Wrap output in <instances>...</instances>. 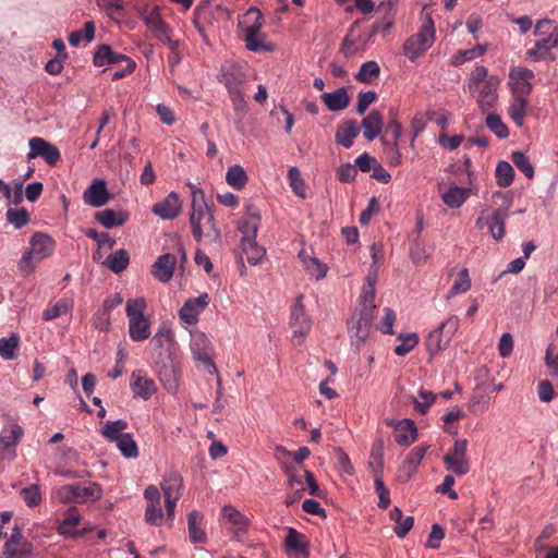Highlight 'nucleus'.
<instances>
[{"label": "nucleus", "instance_id": "f257e3e1", "mask_svg": "<svg viewBox=\"0 0 558 558\" xmlns=\"http://www.w3.org/2000/svg\"><path fill=\"white\" fill-rule=\"evenodd\" d=\"M187 185L191 189L190 223L194 239L217 242L220 239V232L216 227L214 211L206 201L204 191L193 183Z\"/></svg>", "mask_w": 558, "mask_h": 558}, {"label": "nucleus", "instance_id": "f03ea898", "mask_svg": "<svg viewBox=\"0 0 558 558\" xmlns=\"http://www.w3.org/2000/svg\"><path fill=\"white\" fill-rule=\"evenodd\" d=\"M147 307L146 299L143 296L129 299L125 303V314L129 319V335L135 342H142L150 337V320L145 316Z\"/></svg>", "mask_w": 558, "mask_h": 558}, {"label": "nucleus", "instance_id": "7ed1b4c3", "mask_svg": "<svg viewBox=\"0 0 558 558\" xmlns=\"http://www.w3.org/2000/svg\"><path fill=\"white\" fill-rule=\"evenodd\" d=\"M159 485L167 510L168 526L172 527L175 520L177 505L184 492L183 477L180 473L170 471L162 476Z\"/></svg>", "mask_w": 558, "mask_h": 558}, {"label": "nucleus", "instance_id": "20e7f679", "mask_svg": "<svg viewBox=\"0 0 558 558\" xmlns=\"http://www.w3.org/2000/svg\"><path fill=\"white\" fill-rule=\"evenodd\" d=\"M435 27L433 19L427 15L420 31L405 39L403 44V53L410 61H415L435 43Z\"/></svg>", "mask_w": 558, "mask_h": 558}, {"label": "nucleus", "instance_id": "39448f33", "mask_svg": "<svg viewBox=\"0 0 558 558\" xmlns=\"http://www.w3.org/2000/svg\"><path fill=\"white\" fill-rule=\"evenodd\" d=\"M460 326L457 315L448 316L438 327L432 330L426 338V349L435 355L448 348Z\"/></svg>", "mask_w": 558, "mask_h": 558}, {"label": "nucleus", "instance_id": "423d86ee", "mask_svg": "<svg viewBox=\"0 0 558 558\" xmlns=\"http://www.w3.org/2000/svg\"><path fill=\"white\" fill-rule=\"evenodd\" d=\"M150 354L156 363H165L171 361L174 353L175 341L171 325L161 323L150 342Z\"/></svg>", "mask_w": 558, "mask_h": 558}, {"label": "nucleus", "instance_id": "0eeeda50", "mask_svg": "<svg viewBox=\"0 0 558 558\" xmlns=\"http://www.w3.org/2000/svg\"><path fill=\"white\" fill-rule=\"evenodd\" d=\"M190 349L193 360L208 374L218 375L217 366L211 359L213 345L208 337L199 330L191 332Z\"/></svg>", "mask_w": 558, "mask_h": 558}, {"label": "nucleus", "instance_id": "6e6552de", "mask_svg": "<svg viewBox=\"0 0 558 558\" xmlns=\"http://www.w3.org/2000/svg\"><path fill=\"white\" fill-rule=\"evenodd\" d=\"M219 82L222 83L230 95L233 105L236 108L244 104L242 85L245 82V75L241 68L234 63H227L221 68Z\"/></svg>", "mask_w": 558, "mask_h": 558}, {"label": "nucleus", "instance_id": "1a4fd4ad", "mask_svg": "<svg viewBox=\"0 0 558 558\" xmlns=\"http://www.w3.org/2000/svg\"><path fill=\"white\" fill-rule=\"evenodd\" d=\"M23 437V428L13 420H8L0 430V460L13 461L16 447Z\"/></svg>", "mask_w": 558, "mask_h": 558}, {"label": "nucleus", "instance_id": "9d476101", "mask_svg": "<svg viewBox=\"0 0 558 558\" xmlns=\"http://www.w3.org/2000/svg\"><path fill=\"white\" fill-rule=\"evenodd\" d=\"M144 498L146 507L144 512V520L147 524L156 527L162 526L167 521V511L163 512L160 498L161 494L157 486L149 485L144 490Z\"/></svg>", "mask_w": 558, "mask_h": 558}, {"label": "nucleus", "instance_id": "9b49d317", "mask_svg": "<svg viewBox=\"0 0 558 558\" xmlns=\"http://www.w3.org/2000/svg\"><path fill=\"white\" fill-rule=\"evenodd\" d=\"M374 314L371 312H360L352 316L348 330L351 345L360 351L369 337Z\"/></svg>", "mask_w": 558, "mask_h": 558}, {"label": "nucleus", "instance_id": "f8f14e48", "mask_svg": "<svg viewBox=\"0 0 558 558\" xmlns=\"http://www.w3.org/2000/svg\"><path fill=\"white\" fill-rule=\"evenodd\" d=\"M466 451L468 440L457 439L444 457L446 470L458 476L465 475L470 471Z\"/></svg>", "mask_w": 558, "mask_h": 558}, {"label": "nucleus", "instance_id": "ddd939ff", "mask_svg": "<svg viewBox=\"0 0 558 558\" xmlns=\"http://www.w3.org/2000/svg\"><path fill=\"white\" fill-rule=\"evenodd\" d=\"M143 21L153 35L162 44L169 46L172 51L179 48V41L171 38L169 27L162 20L158 7H154L151 10L145 12L143 14Z\"/></svg>", "mask_w": 558, "mask_h": 558}, {"label": "nucleus", "instance_id": "4468645a", "mask_svg": "<svg viewBox=\"0 0 558 558\" xmlns=\"http://www.w3.org/2000/svg\"><path fill=\"white\" fill-rule=\"evenodd\" d=\"M499 86V77L496 75H490L489 80L482 85L469 89L471 95L476 99L478 108L482 112H486L497 105Z\"/></svg>", "mask_w": 558, "mask_h": 558}, {"label": "nucleus", "instance_id": "2eb2a0df", "mask_svg": "<svg viewBox=\"0 0 558 558\" xmlns=\"http://www.w3.org/2000/svg\"><path fill=\"white\" fill-rule=\"evenodd\" d=\"M194 14L193 23L205 41H207V36L204 26H210L215 22L229 17V12L223 7L219 4L211 5L209 3L198 5Z\"/></svg>", "mask_w": 558, "mask_h": 558}, {"label": "nucleus", "instance_id": "dca6fc26", "mask_svg": "<svg viewBox=\"0 0 558 558\" xmlns=\"http://www.w3.org/2000/svg\"><path fill=\"white\" fill-rule=\"evenodd\" d=\"M535 74L532 70L523 66H511L509 70L508 86L511 95L529 97L533 89Z\"/></svg>", "mask_w": 558, "mask_h": 558}, {"label": "nucleus", "instance_id": "f3484780", "mask_svg": "<svg viewBox=\"0 0 558 558\" xmlns=\"http://www.w3.org/2000/svg\"><path fill=\"white\" fill-rule=\"evenodd\" d=\"M291 326L293 329V339L300 344L311 330L312 320L305 313L303 295H299L291 312Z\"/></svg>", "mask_w": 558, "mask_h": 558}, {"label": "nucleus", "instance_id": "a211bd4d", "mask_svg": "<svg viewBox=\"0 0 558 558\" xmlns=\"http://www.w3.org/2000/svg\"><path fill=\"white\" fill-rule=\"evenodd\" d=\"M221 520L228 525L233 537L240 539L246 534L251 520L232 505H225L221 508Z\"/></svg>", "mask_w": 558, "mask_h": 558}, {"label": "nucleus", "instance_id": "6ab92c4d", "mask_svg": "<svg viewBox=\"0 0 558 558\" xmlns=\"http://www.w3.org/2000/svg\"><path fill=\"white\" fill-rule=\"evenodd\" d=\"M509 205L495 209L485 220L483 214L476 219L475 227L483 229L487 226L492 238L499 241L504 238L506 231V220L508 218Z\"/></svg>", "mask_w": 558, "mask_h": 558}, {"label": "nucleus", "instance_id": "aec40b11", "mask_svg": "<svg viewBox=\"0 0 558 558\" xmlns=\"http://www.w3.org/2000/svg\"><path fill=\"white\" fill-rule=\"evenodd\" d=\"M28 146V160L41 157L49 166H56L61 158L59 148L41 137H32Z\"/></svg>", "mask_w": 558, "mask_h": 558}, {"label": "nucleus", "instance_id": "412c9836", "mask_svg": "<svg viewBox=\"0 0 558 558\" xmlns=\"http://www.w3.org/2000/svg\"><path fill=\"white\" fill-rule=\"evenodd\" d=\"M428 448L429 446H416L409 452L397 472V478L400 483H407L413 477Z\"/></svg>", "mask_w": 558, "mask_h": 558}, {"label": "nucleus", "instance_id": "4be33fe9", "mask_svg": "<svg viewBox=\"0 0 558 558\" xmlns=\"http://www.w3.org/2000/svg\"><path fill=\"white\" fill-rule=\"evenodd\" d=\"M111 195L104 179H94L89 186L83 192V202L92 207H101L109 203Z\"/></svg>", "mask_w": 558, "mask_h": 558}, {"label": "nucleus", "instance_id": "5701e85b", "mask_svg": "<svg viewBox=\"0 0 558 558\" xmlns=\"http://www.w3.org/2000/svg\"><path fill=\"white\" fill-rule=\"evenodd\" d=\"M182 211L181 199L175 192H170L162 201L151 207V213L163 220H172Z\"/></svg>", "mask_w": 558, "mask_h": 558}, {"label": "nucleus", "instance_id": "b1692460", "mask_svg": "<svg viewBox=\"0 0 558 558\" xmlns=\"http://www.w3.org/2000/svg\"><path fill=\"white\" fill-rule=\"evenodd\" d=\"M209 298L204 293L195 299H189L179 311L181 322L187 325H194L198 322L201 313L207 307Z\"/></svg>", "mask_w": 558, "mask_h": 558}, {"label": "nucleus", "instance_id": "393cba45", "mask_svg": "<svg viewBox=\"0 0 558 558\" xmlns=\"http://www.w3.org/2000/svg\"><path fill=\"white\" fill-rule=\"evenodd\" d=\"M131 389L134 397L148 400L157 391V386L144 371L136 369L131 375Z\"/></svg>", "mask_w": 558, "mask_h": 558}, {"label": "nucleus", "instance_id": "a878e982", "mask_svg": "<svg viewBox=\"0 0 558 558\" xmlns=\"http://www.w3.org/2000/svg\"><path fill=\"white\" fill-rule=\"evenodd\" d=\"M264 23L265 21L262 12L257 8L251 7L238 19L239 37L248 33L250 35H253L254 32L260 31L263 28Z\"/></svg>", "mask_w": 558, "mask_h": 558}, {"label": "nucleus", "instance_id": "bb28decb", "mask_svg": "<svg viewBox=\"0 0 558 558\" xmlns=\"http://www.w3.org/2000/svg\"><path fill=\"white\" fill-rule=\"evenodd\" d=\"M378 278V270L376 267L371 266L369 271L365 279V284L362 289V293L360 295V312H371L374 314L375 312V287Z\"/></svg>", "mask_w": 558, "mask_h": 558}, {"label": "nucleus", "instance_id": "cd10ccee", "mask_svg": "<svg viewBox=\"0 0 558 558\" xmlns=\"http://www.w3.org/2000/svg\"><path fill=\"white\" fill-rule=\"evenodd\" d=\"M32 551V544L23 539L19 527L15 526L4 545V555L7 558H23L29 556Z\"/></svg>", "mask_w": 558, "mask_h": 558}, {"label": "nucleus", "instance_id": "c85d7f7f", "mask_svg": "<svg viewBox=\"0 0 558 558\" xmlns=\"http://www.w3.org/2000/svg\"><path fill=\"white\" fill-rule=\"evenodd\" d=\"M262 216L257 207L252 204L245 206L244 215L239 222L238 229L242 233V238H256L260 227Z\"/></svg>", "mask_w": 558, "mask_h": 558}, {"label": "nucleus", "instance_id": "c756f323", "mask_svg": "<svg viewBox=\"0 0 558 558\" xmlns=\"http://www.w3.org/2000/svg\"><path fill=\"white\" fill-rule=\"evenodd\" d=\"M177 257L166 253L160 255L151 266V275L159 282H169L174 274Z\"/></svg>", "mask_w": 558, "mask_h": 558}, {"label": "nucleus", "instance_id": "7c9ffc66", "mask_svg": "<svg viewBox=\"0 0 558 558\" xmlns=\"http://www.w3.org/2000/svg\"><path fill=\"white\" fill-rule=\"evenodd\" d=\"M31 248L28 252L35 257L36 262L43 260L49 257L54 250L53 239L43 232H36L29 241Z\"/></svg>", "mask_w": 558, "mask_h": 558}, {"label": "nucleus", "instance_id": "2f4dec72", "mask_svg": "<svg viewBox=\"0 0 558 558\" xmlns=\"http://www.w3.org/2000/svg\"><path fill=\"white\" fill-rule=\"evenodd\" d=\"M396 441L400 446L409 447L418 437L415 423L410 418H403L395 424Z\"/></svg>", "mask_w": 558, "mask_h": 558}, {"label": "nucleus", "instance_id": "473e14b6", "mask_svg": "<svg viewBox=\"0 0 558 558\" xmlns=\"http://www.w3.org/2000/svg\"><path fill=\"white\" fill-rule=\"evenodd\" d=\"M360 129L354 120L342 121L335 134L336 143L344 148L352 147L354 140L360 134Z\"/></svg>", "mask_w": 558, "mask_h": 558}, {"label": "nucleus", "instance_id": "72a5a7b5", "mask_svg": "<svg viewBox=\"0 0 558 558\" xmlns=\"http://www.w3.org/2000/svg\"><path fill=\"white\" fill-rule=\"evenodd\" d=\"M95 219L106 229L121 227L129 220V214L123 210L107 208L95 214Z\"/></svg>", "mask_w": 558, "mask_h": 558}, {"label": "nucleus", "instance_id": "f704fd0d", "mask_svg": "<svg viewBox=\"0 0 558 558\" xmlns=\"http://www.w3.org/2000/svg\"><path fill=\"white\" fill-rule=\"evenodd\" d=\"M363 135L367 141H374L383 131L384 121L379 111H371L361 122Z\"/></svg>", "mask_w": 558, "mask_h": 558}, {"label": "nucleus", "instance_id": "c9c22d12", "mask_svg": "<svg viewBox=\"0 0 558 558\" xmlns=\"http://www.w3.org/2000/svg\"><path fill=\"white\" fill-rule=\"evenodd\" d=\"M203 515L201 512L193 510L187 514L189 538L193 544H204L207 542V535L202 527Z\"/></svg>", "mask_w": 558, "mask_h": 558}, {"label": "nucleus", "instance_id": "e433bc0d", "mask_svg": "<svg viewBox=\"0 0 558 558\" xmlns=\"http://www.w3.org/2000/svg\"><path fill=\"white\" fill-rule=\"evenodd\" d=\"M322 100L330 111H342L350 104L348 90L340 87L333 92L324 93Z\"/></svg>", "mask_w": 558, "mask_h": 558}, {"label": "nucleus", "instance_id": "4c0bfd02", "mask_svg": "<svg viewBox=\"0 0 558 558\" xmlns=\"http://www.w3.org/2000/svg\"><path fill=\"white\" fill-rule=\"evenodd\" d=\"M241 248L250 265H258L266 255V250L258 245L256 238H241Z\"/></svg>", "mask_w": 558, "mask_h": 558}, {"label": "nucleus", "instance_id": "58836bf2", "mask_svg": "<svg viewBox=\"0 0 558 558\" xmlns=\"http://www.w3.org/2000/svg\"><path fill=\"white\" fill-rule=\"evenodd\" d=\"M128 59L129 57L114 52L110 46L102 45L96 50L94 54V64L96 66L107 69L111 64H116Z\"/></svg>", "mask_w": 558, "mask_h": 558}, {"label": "nucleus", "instance_id": "ea45409f", "mask_svg": "<svg viewBox=\"0 0 558 558\" xmlns=\"http://www.w3.org/2000/svg\"><path fill=\"white\" fill-rule=\"evenodd\" d=\"M247 50L252 52H272L275 47L271 43L267 41L266 35L260 31L254 32L253 35L246 34L240 37Z\"/></svg>", "mask_w": 558, "mask_h": 558}, {"label": "nucleus", "instance_id": "a19ab883", "mask_svg": "<svg viewBox=\"0 0 558 558\" xmlns=\"http://www.w3.org/2000/svg\"><path fill=\"white\" fill-rule=\"evenodd\" d=\"M529 107V97L511 95L508 116L518 125L522 126Z\"/></svg>", "mask_w": 558, "mask_h": 558}, {"label": "nucleus", "instance_id": "79ce46f5", "mask_svg": "<svg viewBox=\"0 0 558 558\" xmlns=\"http://www.w3.org/2000/svg\"><path fill=\"white\" fill-rule=\"evenodd\" d=\"M558 47V31L549 34L546 38L537 40L533 49L526 51V57L539 61L544 59V51Z\"/></svg>", "mask_w": 558, "mask_h": 558}, {"label": "nucleus", "instance_id": "37998d69", "mask_svg": "<svg viewBox=\"0 0 558 558\" xmlns=\"http://www.w3.org/2000/svg\"><path fill=\"white\" fill-rule=\"evenodd\" d=\"M305 271L316 280H320L327 275V266L320 263L316 257L307 255L305 252L299 254Z\"/></svg>", "mask_w": 558, "mask_h": 558}, {"label": "nucleus", "instance_id": "c03bdc74", "mask_svg": "<svg viewBox=\"0 0 558 558\" xmlns=\"http://www.w3.org/2000/svg\"><path fill=\"white\" fill-rule=\"evenodd\" d=\"M469 195V189L454 185L441 194V199L448 207L459 208L466 202Z\"/></svg>", "mask_w": 558, "mask_h": 558}, {"label": "nucleus", "instance_id": "a18cd8bd", "mask_svg": "<svg viewBox=\"0 0 558 558\" xmlns=\"http://www.w3.org/2000/svg\"><path fill=\"white\" fill-rule=\"evenodd\" d=\"M226 182L234 190L241 191L246 186L248 182V175L242 166L232 165L226 172Z\"/></svg>", "mask_w": 558, "mask_h": 558}, {"label": "nucleus", "instance_id": "49530a36", "mask_svg": "<svg viewBox=\"0 0 558 558\" xmlns=\"http://www.w3.org/2000/svg\"><path fill=\"white\" fill-rule=\"evenodd\" d=\"M389 517L396 523L393 530L398 537L403 538L413 527L414 519L409 515L403 519L402 511L398 507L390 510Z\"/></svg>", "mask_w": 558, "mask_h": 558}, {"label": "nucleus", "instance_id": "de8ad7c7", "mask_svg": "<svg viewBox=\"0 0 558 558\" xmlns=\"http://www.w3.org/2000/svg\"><path fill=\"white\" fill-rule=\"evenodd\" d=\"M76 502L94 501L101 497L102 489L97 483L74 484Z\"/></svg>", "mask_w": 558, "mask_h": 558}, {"label": "nucleus", "instance_id": "09e8293b", "mask_svg": "<svg viewBox=\"0 0 558 558\" xmlns=\"http://www.w3.org/2000/svg\"><path fill=\"white\" fill-rule=\"evenodd\" d=\"M487 50L486 45H477L471 49L458 50L451 58L450 64L453 66L462 65L465 62L472 61L482 57Z\"/></svg>", "mask_w": 558, "mask_h": 558}, {"label": "nucleus", "instance_id": "8fccbe9b", "mask_svg": "<svg viewBox=\"0 0 558 558\" xmlns=\"http://www.w3.org/2000/svg\"><path fill=\"white\" fill-rule=\"evenodd\" d=\"M73 301L70 299H61L57 301L54 304L48 306L43 312V319L45 322L56 319L63 315L70 314L73 310Z\"/></svg>", "mask_w": 558, "mask_h": 558}, {"label": "nucleus", "instance_id": "3c124183", "mask_svg": "<svg viewBox=\"0 0 558 558\" xmlns=\"http://www.w3.org/2000/svg\"><path fill=\"white\" fill-rule=\"evenodd\" d=\"M126 428L128 422L124 420L108 421L101 429V435L108 441L116 442L123 437V430Z\"/></svg>", "mask_w": 558, "mask_h": 558}, {"label": "nucleus", "instance_id": "603ef678", "mask_svg": "<svg viewBox=\"0 0 558 558\" xmlns=\"http://www.w3.org/2000/svg\"><path fill=\"white\" fill-rule=\"evenodd\" d=\"M130 263L129 253L121 248L110 254L107 258L106 266L113 272L119 274L126 269Z\"/></svg>", "mask_w": 558, "mask_h": 558}, {"label": "nucleus", "instance_id": "864d4df0", "mask_svg": "<svg viewBox=\"0 0 558 558\" xmlns=\"http://www.w3.org/2000/svg\"><path fill=\"white\" fill-rule=\"evenodd\" d=\"M379 74L380 68L378 63L376 61H367L361 65L359 72L355 74V80L361 83L371 84Z\"/></svg>", "mask_w": 558, "mask_h": 558}, {"label": "nucleus", "instance_id": "5fc2aeb1", "mask_svg": "<svg viewBox=\"0 0 558 558\" xmlns=\"http://www.w3.org/2000/svg\"><path fill=\"white\" fill-rule=\"evenodd\" d=\"M286 546L291 551L306 553L307 542L305 536L293 527H289L286 537Z\"/></svg>", "mask_w": 558, "mask_h": 558}, {"label": "nucleus", "instance_id": "6e6d98bb", "mask_svg": "<svg viewBox=\"0 0 558 558\" xmlns=\"http://www.w3.org/2000/svg\"><path fill=\"white\" fill-rule=\"evenodd\" d=\"M20 345V337L17 333H12L10 337L0 339V356L3 360L10 361L15 357V352Z\"/></svg>", "mask_w": 558, "mask_h": 558}, {"label": "nucleus", "instance_id": "4d7b16f0", "mask_svg": "<svg viewBox=\"0 0 558 558\" xmlns=\"http://www.w3.org/2000/svg\"><path fill=\"white\" fill-rule=\"evenodd\" d=\"M95 37L94 22H86L83 29L75 31L69 36V43L77 47L83 41L90 43Z\"/></svg>", "mask_w": 558, "mask_h": 558}, {"label": "nucleus", "instance_id": "13d9d810", "mask_svg": "<svg viewBox=\"0 0 558 558\" xmlns=\"http://www.w3.org/2000/svg\"><path fill=\"white\" fill-rule=\"evenodd\" d=\"M288 179L293 193L304 199L306 197L305 181L298 167H291L288 170Z\"/></svg>", "mask_w": 558, "mask_h": 558}, {"label": "nucleus", "instance_id": "bf43d9fd", "mask_svg": "<svg viewBox=\"0 0 558 558\" xmlns=\"http://www.w3.org/2000/svg\"><path fill=\"white\" fill-rule=\"evenodd\" d=\"M398 340L401 341V343L395 348V353L398 356H405L418 344V337L414 332L400 333Z\"/></svg>", "mask_w": 558, "mask_h": 558}, {"label": "nucleus", "instance_id": "052dcab7", "mask_svg": "<svg viewBox=\"0 0 558 558\" xmlns=\"http://www.w3.org/2000/svg\"><path fill=\"white\" fill-rule=\"evenodd\" d=\"M471 287L472 282L469 270L466 268H462L449 291V296L466 293Z\"/></svg>", "mask_w": 558, "mask_h": 558}, {"label": "nucleus", "instance_id": "680f3d73", "mask_svg": "<svg viewBox=\"0 0 558 558\" xmlns=\"http://www.w3.org/2000/svg\"><path fill=\"white\" fill-rule=\"evenodd\" d=\"M437 395L432 391L420 389L417 397L414 398V409L421 414L427 413L430 405L436 401Z\"/></svg>", "mask_w": 558, "mask_h": 558}, {"label": "nucleus", "instance_id": "e2e57ef3", "mask_svg": "<svg viewBox=\"0 0 558 558\" xmlns=\"http://www.w3.org/2000/svg\"><path fill=\"white\" fill-rule=\"evenodd\" d=\"M514 171L512 166L507 161L498 162L496 167V182L502 186L507 187L513 182Z\"/></svg>", "mask_w": 558, "mask_h": 558}, {"label": "nucleus", "instance_id": "0e129e2a", "mask_svg": "<svg viewBox=\"0 0 558 558\" xmlns=\"http://www.w3.org/2000/svg\"><path fill=\"white\" fill-rule=\"evenodd\" d=\"M116 444L125 458L134 459L138 456L137 445L131 434H124Z\"/></svg>", "mask_w": 558, "mask_h": 558}, {"label": "nucleus", "instance_id": "69168bd1", "mask_svg": "<svg viewBox=\"0 0 558 558\" xmlns=\"http://www.w3.org/2000/svg\"><path fill=\"white\" fill-rule=\"evenodd\" d=\"M487 128L499 138H506L509 135L508 126L502 122L498 114L489 113L486 117Z\"/></svg>", "mask_w": 558, "mask_h": 558}, {"label": "nucleus", "instance_id": "338daca9", "mask_svg": "<svg viewBox=\"0 0 558 558\" xmlns=\"http://www.w3.org/2000/svg\"><path fill=\"white\" fill-rule=\"evenodd\" d=\"M430 253V247L427 246L424 242L415 241L412 243L410 250V257L414 264L418 265L425 263L429 257Z\"/></svg>", "mask_w": 558, "mask_h": 558}, {"label": "nucleus", "instance_id": "774afa93", "mask_svg": "<svg viewBox=\"0 0 558 558\" xmlns=\"http://www.w3.org/2000/svg\"><path fill=\"white\" fill-rule=\"evenodd\" d=\"M511 160L514 166L522 171L529 179L534 177V167L531 163L529 157L522 151H513Z\"/></svg>", "mask_w": 558, "mask_h": 558}]
</instances>
